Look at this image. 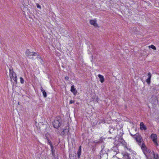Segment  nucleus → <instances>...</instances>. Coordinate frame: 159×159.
<instances>
[{
    "instance_id": "nucleus-1",
    "label": "nucleus",
    "mask_w": 159,
    "mask_h": 159,
    "mask_svg": "<svg viewBox=\"0 0 159 159\" xmlns=\"http://www.w3.org/2000/svg\"><path fill=\"white\" fill-rule=\"evenodd\" d=\"M61 118L59 117H57L55 118L54 121L53 122L52 124L55 128L57 129L61 126Z\"/></svg>"
},
{
    "instance_id": "nucleus-2",
    "label": "nucleus",
    "mask_w": 159,
    "mask_h": 159,
    "mask_svg": "<svg viewBox=\"0 0 159 159\" xmlns=\"http://www.w3.org/2000/svg\"><path fill=\"white\" fill-rule=\"evenodd\" d=\"M9 76L11 80L12 81L13 80L14 82L17 83V77L16 74L13 71L12 69H9Z\"/></svg>"
},
{
    "instance_id": "nucleus-3",
    "label": "nucleus",
    "mask_w": 159,
    "mask_h": 159,
    "mask_svg": "<svg viewBox=\"0 0 159 159\" xmlns=\"http://www.w3.org/2000/svg\"><path fill=\"white\" fill-rule=\"evenodd\" d=\"M25 54L28 57L32 59L33 58V56H35L37 55L36 53L30 52L29 50H26Z\"/></svg>"
},
{
    "instance_id": "nucleus-4",
    "label": "nucleus",
    "mask_w": 159,
    "mask_h": 159,
    "mask_svg": "<svg viewBox=\"0 0 159 159\" xmlns=\"http://www.w3.org/2000/svg\"><path fill=\"white\" fill-rule=\"evenodd\" d=\"M151 137L154 144L156 146H158V143L157 142V135L153 134H152L151 135Z\"/></svg>"
},
{
    "instance_id": "nucleus-5",
    "label": "nucleus",
    "mask_w": 159,
    "mask_h": 159,
    "mask_svg": "<svg viewBox=\"0 0 159 159\" xmlns=\"http://www.w3.org/2000/svg\"><path fill=\"white\" fill-rule=\"evenodd\" d=\"M96 20H90V23L91 25H93L95 27H98V25L96 23Z\"/></svg>"
},
{
    "instance_id": "nucleus-6",
    "label": "nucleus",
    "mask_w": 159,
    "mask_h": 159,
    "mask_svg": "<svg viewBox=\"0 0 159 159\" xmlns=\"http://www.w3.org/2000/svg\"><path fill=\"white\" fill-rule=\"evenodd\" d=\"M70 91L73 93L74 95H76L77 91L76 90V89L75 88V86L74 85L71 86Z\"/></svg>"
},
{
    "instance_id": "nucleus-7",
    "label": "nucleus",
    "mask_w": 159,
    "mask_h": 159,
    "mask_svg": "<svg viewBox=\"0 0 159 159\" xmlns=\"http://www.w3.org/2000/svg\"><path fill=\"white\" fill-rule=\"evenodd\" d=\"M69 126H66V128L64 129L63 131L62 132V134H68L69 131Z\"/></svg>"
},
{
    "instance_id": "nucleus-8",
    "label": "nucleus",
    "mask_w": 159,
    "mask_h": 159,
    "mask_svg": "<svg viewBox=\"0 0 159 159\" xmlns=\"http://www.w3.org/2000/svg\"><path fill=\"white\" fill-rule=\"evenodd\" d=\"M140 129L141 130H146L147 129L146 127V126L142 122H141L140 124Z\"/></svg>"
},
{
    "instance_id": "nucleus-9",
    "label": "nucleus",
    "mask_w": 159,
    "mask_h": 159,
    "mask_svg": "<svg viewBox=\"0 0 159 159\" xmlns=\"http://www.w3.org/2000/svg\"><path fill=\"white\" fill-rule=\"evenodd\" d=\"M103 139L101 137L99 139V140L98 141H97V140L94 141H93V143H95V145H96V144L102 143V142H103Z\"/></svg>"
},
{
    "instance_id": "nucleus-10",
    "label": "nucleus",
    "mask_w": 159,
    "mask_h": 159,
    "mask_svg": "<svg viewBox=\"0 0 159 159\" xmlns=\"http://www.w3.org/2000/svg\"><path fill=\"white\" fill-rule=\"evenodd\" d=\"M81 146H80L78 151L77 152V157L78 158H80V156L81 155Z\"/></svg>"
},
{
    "instance_id": "nucleus-11",
    "label": "nucleus",
    "mask_w": 159,
    "mask_h": 159,
    "mask_svg": "<svg viewBox=\"0 0 159 159\" xmlns=\"http://www.w3.org/2000/svg\"><path fill=\"white\" fill-rule=\"evenodd\" d=\"M98 76L100 79V80L101 83H102L104 81V77L102 75L99 74Z\"/></svg>"
},
{
    "instance_id": "nucleus-12",
    "label": "nucleus",
    "mask_w": 159,
    "mask_h": 159,
    "mask_svg": "<svg viewBox=\"0 0 159 159\" xmlns=\"http://www.w3.org/2000/svg\"><path fill=\"white\" fill-rule=\"evenodd\" d=\"M135 139L136 141L139 142V143H141L142 139L140 136H137V135L135 137Z\"/></svg>"
},
{
    "instance_id": "nucleus-13",
    "label": "nucleus",
    "mask_w": 159,
    "mask_h": 159,
    "mask_svg": "<svg viewBox=\"0 0 159 159\" xmlns=\"http://www.w3.org/2000/svg\"><path fill=\"white\" fill-rule=\"evenodd\" d=\"M40 89L41 90V92L43 93V95L44 98H46L47 96L46 92H45V90L43 89L42 87H41Z\"/></svg>"
},
{
    "instance_id": "nucleus-14",
    "label": "nucleus",
    "mask_w": 159,
    "mask_h": 159,
    "mask_svg": "<svg viewBox=\"0 0 159 159\" xmlns=\"http://www.w3.org/2000/svg\"><path fill=\"white\" fill-rule=\"evenodd\" d=\"M116 141H115V142H116ZM117 142H119V143H120L122 144L123 145H125V142L122 138L120 139H119V140L118 141H117Z\"/></svg>"
},
{
    "instance_id": "nucleus-15",
    "label": "nucleus",
    "mask_w": 159,
    "mask_h": 159,
    "mask_svg": "<svg viewBox=\"0 0 159 159\" xmlns=\"http://www.w3.org/2000/svg\"><path fill=\"white\" fill-rule=\"evenodd\" d=\"M143 152L146 156H147V155L149 153V150L148 149L146 148L143 150Z\"/></svg>"
},
{
    "instance_id": "nucleus-16",
    "label": "nucleus",
    "mask_w": 159,
    "mask_h": 159,
    "mask_svg": "<svg viewBox=\"0 0 159 159\" xmlns=\"http://www.w3.org/2000/svg\"><path fill=\"white\" fill-rule=\"evenodd\" d=\"M154 159H159V156L157 154H155L153 152Z\"/></svg>"
},
{
    "instance_id": "nucleus-17",
    "label": "nucleus",
    "mask_w": 159,
    "mask_h": 159,
    "mask_svg": "<svg viewBox=\"0 0 159 159\" xmlns=\"http://www.w3.org/2000/svg\"><path fill=\"white\" fill-rule=\"evenodd\" d=\"M111 149L112 151H113L114 152H117V150H118L117 148L116 147H113L111 148ZM116 153V154L117 153Z\"/></svg>"
},
{
    "instance_id": "nucleus-18",
    "label": "nucleus",
    "mask_w": 159,
    "mask_h": 159,
    "mask_svg": "<svg viewBox=\"0 0 159 159\" xmlns=\"http://www.w3.org/2000/svg\"><path fill=\"white\" fill-rule=\"evenodd\" d=\"M109 132L110 134H111L113 132L112 131H113L115 129L111 127H109Z\"/></svg>"
},
{
    "instance_id": "nucleus-19",
    "label": "nucleus",
    "mask_w": 159,
    "mask_h": 159,
    "mask_svg": "<svg viewBox=\"0 0 159 159\" xmlns=\"http://www.w3.org/2000/svg\"><path fill=\"white\" fill-rule=\"evenodd\" d=\"M141 148L142 149V150H143L146 148H147V147H146V146L143 143L142 144V146H141Z\"/></svg>"
},
{
    "instance_id": "nucleus-20",
    "label": "nucleus",
    "mask_w": 159,
    "mask_h": 159,
    "mask_svg": "<svg viewBox=\"0 0 159 159\" xmlns=\"http://www.w3.org/2000/svg\"><path fill=\"white\" fill-rule=\"evenodd\" d=\"M71 143L73 147L75 148V140L73 139H71Z\"/></svg>"
},
{
    "instance_id": "nucleus-21",
    "label": "nucleus",
    "mask_w": 159,
    "mask_h": 159,
    "mask_svg": "<svg viewBox=\"0 0 159 159\" xmlns=\"http://www.w3.org/2000/svg\"><path fill=\"white\" fill-rule=\"evenodd\" d=\"M148 47L149 48H151L154 50H156V47L153 45H151L150 46H149Z\"/></svg>"
},
{
    "instance_id": "nucleus-22",
    "label": "nucleus",
    "mask_w": 159,
    "mask_h": 159,
    "mask_svg": "<svg viewBox=\"0 0 159 159\" xmlns=\"http://www.w3.org/2000/svg\"><path fill=\"white\" fill-rule=\"evenodd\" d=\"M20 82L22 84L24 83V80L22 77H20Z\"/></svg>"
},
{
    "instance_id": "nucleus-23",
    "label": "nucleus",
    "mask_w": 159,
    "mask_h": 159,
    "mask_svg": "<svg viewBox=\"0 0 159 159\" xmlns=\"http://www.w3.org/2000/svg\"><path fill=\"white\" fill-rule=\"evenodd\" d=\"M146 82L148 84H150V82H151V79H149V78H148L146 80Z\"/></svg>"
},
{
    "instance_id": "nucleus-24",
    "label": "nucleus",
    "mask_w": 159,
    "mask_h": 159,
    "mask_svg": "<svg viewBox=\"0 0 159 159\" xmlns=\"http://www.w3.org/2000/svg\"><path fill=\"white\" fill-rule=\"evenodd\" d=\"M48 143H49V144L50 146L51 147V148L52 152V153H53V150H52L53 148H52V143H51V142H49V141H48Z\"/></svg>"
},
{
    "instance_id": "nucleus-25",
    "label": "nucleus",
    "mask_w": 159,
    "mask_h": 159,
    "mask_svg": "<svg viewBox=\"0 0 159 159\" xmlns=\"http://www.w3.org/2000/svg\"><path fill=\"white\" fill-rule=\"evenodd\" d=\"M148 78L151 79V78L152 77V75L151 74V73L150 72H149L148 73Z\"/></svg>"
},
{
    "instance_id": "nucleus-26",
    "label": "nucleus",
    "mask_w": 159,
    "mask_h": 159,
    "mask_svg": "<svg viewBox=\"0 0 159 159\" xmlns=\"http://www.w3.org/2000/svg\"><path fill=\"white\" fill-rule=\"evenodd\" d=\"M36 6L38 8H39L40 9H41V7L39 4L36 3Z\"/></svg>"
},
{
    "instance_id": "nucleus-27",
    "label": "nucleus",
    "mask_w": 159,
    "mask_h": 159,
    "mask_svg": "<svg viewBox=\"0 0 159 159\" xmlns=\"http://www.w3.org/2000/svg\"><path fill=\"white\" fill-rule=\"evenodd\" d=\"M125 157L126 158H127V159L128 158H129V155H128V154H125L124 155Z\"/></svg>"
},
{
    "instance_id": "nucleus-28",
    "label": "nucleus",
    "mask_w": 159,
    "mask_h": 159,
    "mask_svg": "<svg viewBox=\"0 0 159 159\" xmlns=\"http://www.w3.org/2000/svg\"><path fill=\"white\" fill-rule=\"evenodd\" d=\"M103 122L104 123H105L104 120H100V121L99 122V124L101 122L102 123Z\"/></svg>"
},
{
    "instance_id": "nucleus-29",
    "label": "nucleus",
    "mask_w": 159,
    "mask_h": 159,
    "mask_svg": "<svg viewBox=\"0 0 159 159\" xmlns=\"http://www.w3.org/2000/svg\"><path fill=\"white\" fill-rule=\"evenodd\" d=\"M65 79L66 80H68L69 79V77L68 76H66L65 77Z\"/></svg>"
},
{
    "instance_id": "nucleus-30",
    "label": "nucleus",
    "mask_w": 159,
    "mask_h": 159,
    "mask_svg": "<svg viewBox=\"0 0 159 159\" xmlns=\"http://www.w3.org/2000/svg\"><path fill=\"white\" fill-rule=\"evenodd\" d=\"M73 103V101L72 100H70V104Z\"/></svg>"
},
{
    "instance_id": "nucleus-31",
    "label": "nucleus",
    "mask_w": 159,
    "mask_h": 159,
    "mask_svg": "<svg viewBox=\"0 0 159 159\" xmlns=\"http://www.w3.org/2000/svg\"><path fill=\"white\" fill-rule=\"evenodd\" d=\"M131 135H132V136H133V135L132 134H131Z\"/></svg>"
},
{
    "instance_id": "nucleus-32",
    "label": "nucleus",
    "mask_w": 159,
    "mask_h": 159,
    "mask_svg": "<svg viewBox=\"0 0 159 159\" xmlns=\"http://www.w3.org/2000/svg\"><path fill=\"white\" fill-rule=\"evenodd\" d=\"M38 57V58H40V57Z\"/></svg>"
}]
</instances>
